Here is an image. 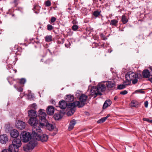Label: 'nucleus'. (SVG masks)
I'll return each instance as SVG.
<instances>
[{
  "label": "nucleus",
  "mask_w": 152,
  "mask_h": 152,
  "mask_svg": "<svg viewBox=\"0 0 152 152\" xmlns=\"http://www.w3.org/2000/svg\"><path fill=\"white\" fill-rule=\"evenodd\" d=\"M76 96L77 97L80 96V102L77 101L71 103L68 106L69 107H73V109L71 110L72 113L75 112L76 107L77 106L78 107H83L86 101V95L82 94L81 91H77L76 93Z\"/></svg>",
  "instance_id": "1"
},
{
  "label": "nucleus",
  "mask_w": 152,
  "mask_h": 152,
  "mask_svg": "<svg viewBox=\"0 0 152 152\" xmlns=\"http://www.w3.org/2000/svg\"><path fill=\"white\" fill-rule=\"evenodd\" d=\"M141 76V74H138L132 72H129L125 75L126 80L125 81V84L127 85H129L131 83V81H132L133 84H135L137 82V79Z\"/></svg>",
  "instance_id": "2"
},
{
  "label": "nucleus",
  "mask_w": 152,
  "mask_h": 152,
  "mask_svg": "<svg viewBox=\"0 0 152 152\" xmlns=\"http://www.w3.org/2000/svg\"><path fill=\"white\" fill-rule=\"evenodd\" d=\"M105 90V86L102 83H99L97 87H92L90 91L92 96L95 98L98 95H102V92H104Z\"/></svg>",
  "instance_id": "3"
},
{
  "label": "nucleus",
  "mask_w": 152,
  "mask_h": 152,
  "mask_svg": "<svg viewBox=\"0 0 152 152\" xmlns=\"http://www.w3.org/2000/svg\"><path fill=\"white\" fill-rule=\"evenodd\" d=\"M33 133L32 134L33 137L37 140H40L42 142L46 141L48 139V136L45 134H42V132L41 129H38L37 127L33 129Z\"/></svg>",
  "instance_id": "4"
},
{
  "label": "nucleus",
  "mask_w": 152,
  "mask_h": 152,
  "mask_svg": "<svg viewBox=\"0 0 152 152\" xmlns=\"http://www.w3.org/2000/svg\"><path fill=\"white\" fill-rule=\"evenodd\" d=\"M31 141L27 144V145L23 147V150L26 151L28 152L30 150H33L37 144V141L35 139L34 137H33Z\"/></svg>",
  "instance_id": "5"
},
{
  "label": "nucleus",
  "mask_w": 152,
  "mask_h": 152,
  "mask_svg": "<svg viewBox=\"0 0 152 152\" xmlns=\"http://www.w3.org/2000/svg\"><path fill=\"white\" fill-rule=\"evenodd\" d=\"M20 137L21 140L23 142H26L31 139V136L29 132L24 131L22 132L20 134Z\"/></svg>",
  "instance_id": "6"
},
{
  "label": "nucleus",
  "mask_w": 152,
  "mask_h": 152,
  "mask_svg": "<svg viewBox=\"0 0 152 152\" xmlns=\"http://www.w3.org/2000/svg\"><path fill=\"white\" fill-rule=\"evenodd\" d=\"M71 103H70L69 104H67L66 102L64 101V100H63L61 101H60L59 102L58 105L59 107H60L61 109H65L66 107H67L68 108H70V110L69 111L68 114L70 113L71 115H72L74 113H72V110L73 109V107H69V105H70V104Z\"/></svg>",
  "instance_id": "7"
},
{
  "label": "nucleus",
  "mask_w": 152,
  "mask_h": 152,
  "mask_svg": "<svg viewBox=\"0 0 152 152\" xmlns=\"http://www.w3.org/2000/svg\"><path fill=\"white\" fill-rule=\"evenodd\" d=\"M37 122L36 118H30L28 121V124L30 125L33 126L32 134L33 133V129L34 128H36L37 127H38V129H41V127L39 126V123L38 124Z\"/></svg>",
  "instance_id": "8"
},
{
  "label": "nucleus",
  "mask_w": 152,
  "mask_h": 152,
  "mask_svg": "<svg viewBox=\"0 0 152 152\" xmlns=\"http://www.w3.org/2000/svg\"><path fill=\"white\" fill-rule=\"evenodd\" d=\"M39 126L40 128H42L46 126V128L49 130L51 131L53 130L54 128V126L52 124H50L48 122V121L43 123L40 122Z\"/></svg>",
  "instance_id": "9"
},
{
  "label": "nucleus",
  "mask_w": 152,
  "mask_h": 152,
  "mask_svg": "<svg viewBox=\"0 0 152 152\" xmlns=\"http://www.w3.org/2000/svg\"><path fill=\"white\" fill-rule=\"evenodd\" d=\"M39 117L40 119L41 120L40 121L39 123L40 122L44 123L47 121L45 118L46 114L44 110L42 109H40L39 111Z\"/></svg>",
  "instance_id": "10"
},
{
  "label": "nucleus",
  "mask_w": 152,
  "mask_h": 152,
  "mask_svg": "<svg viewBox=\"0 0 152 152\" xmlns=\"http://www.w3.org/2000/svg\"><path fill=\"white\" fill-rule=\"evenodd\" d=\"M15 126L18 129L22 130L25 129L26 124L22 121L18 120L16 121Z\"/></svg>",
  "instance_id": "11"
},
{
  "label": "nucleus",
  "mask_w": 152,
  "mask_h": 152,
  "mask_svg": "<svg viewBox=\"0 0 152 152\" xmlns=\"http://www.w3.org/2000/svg\"><path fill=\"white\" fill-rule=\"evenodd\" d=\"M12 143L15 146V149L16 151H18V148L21 145V140L19 139H14L12 141Z\"/></svg>",
  "instance_id": "12"
},
{
  "label": "nucleus",
  "mask_w": 152,
  "mask_h": 152,
  "mask_svg": "<svg viewBox=\"0 0 152 152\" xmlns=\"http://www.w3.org/2000/svg\"><path fill=\"white\" fill-rule=\"evenodd\" d=\"M8 140V137L6 134L0 135V142L2 144H5Z\"/></svg>",
  "instance_id": "13"
},
{
  "label": "nucleus",
  "mask_w": 152,
  "mask_h": 152,
  "mask_svg": "<svg viewBox=\"0 0 152 152\" xmlns=\"http://www.w3.org/2000/svg\"><path fill=\"white\" fill-rule=\"evenodd\" d=\"M28 114L30 118H36L37 116L36 111L32 110H29Z\"/></svg>",
  "instance_id": "14"
},
{
  "label": "nucleus",
  "mask_w": 152,
  "mask_h": 152,
  "mask_svg": "<svg viewBox=\"0 0 152 152\" xmlns=\"http://www.w3.org/2000/svg\"><path fill=\"white\" fill-rule=\"evenodd\" d=\"M106 85L108 88H114L115 87V81L113 80L107 81L106 82Z\"/></svg>",
  "instance_id": "15"
},
{
  "label": "nucleus",
  "mask_w": 152,
  "mask_h": 152,
  "mask_svg": "<svg viewBox=\"0 0 152 152\" xmlns=\"http://www.w3.org/2000/svg\"><path fill=\"white\" fill-rule=\"evenodd\" d=\"M10 135L11 137L16 138L18 137L19 135L18 131L16 129H13L10 132Z\"/></svg>",
  "instance_id": "16"
},
{
  "label": "nucleus",
  "mask_w": 152,
  "mask_h": 152,
  "mask_svg": "<svg viewBox=\"0 0 152 152\" xmlns=\"http://www.w3.org/2000/svg\"><path fill=\"white\" fill-rule=\"evenodd\" d=\"M76 123V121L75 119L72 120L70 122L69 124V126L68 129L70 131L72 130L74 128V126Z\"/></svg>",
  "instance_id": "17"
},
{
  "label": "nucleus",
  "mask_w": 152,
  "mask_h": 152,
  "mask_svg": "<svg viewBox=\"0 0 152 152\" xmlns=\"http://www.w3.org/2000/svg\"><path fill=\"white\" fill-rule=\"evenodd\" d=\"M65 99L66 102H71L74 100V97L72 95H68L66 96Z\"/></svg>",
  "instance_id": "18"
},
{
  "label": "nucleus",
  "mask_w": 152,
  "mask_h": 152,
  "mask_svg": "<svg viewBox=\"0 0 152 152\" xmlns=\"http://www.w3.org/2000/svg\"><path fill=\"white\" fill-rule=\"evenodd\" d=\"M47 113L49 115H52L54 111V108L53 106H49L47 108Z\"/></svg>",
  "instance_id": "19"
},
{
  "label": "nucleus",
  "mask_w": 152,
  "mask_h": 152,
  "mask_svg": "<svg viewBox=\"0 0 152 152\" xmlns=\"http://www.w3.org/2000/svg\"><path fill=\"white\" fill-rule=\"evenodd\" d=\"M63 115V113L59 112L55 114L54 115V117L56 120H59L62 118Z\"/></svg>",
  "instance_id": "20"
},
{
  "label": "nucleus",
  "mask_w": 152,
  "mask_h": 152,
  "mask_svg": "<svg viewBox=\"0 0 152 152\" xmlns=\"http://www.w3.org/2000/svg\"><path fill=\"white\" fill-rule=\"evenodd\" d=\"M150 72L147 69L144 70L142 72L143 77L145 78L148 77L150 75Z\"/></svg>",
  "instance_id": "21"
},
{
  "label": "nucleus",
  "mask_w": 152,
  "mask_h": 152,
  "mask_svg": "<svg viewBox=\"0 0 152 152\" xmlns=\"http://www.w3.org/2000/svg\"><path fill=\"white\" fill-rule=\"evenodd\" d=\"M118 18L117 20L116 19H112L111 20L110 23V25L116 27L117 26L118 23Z\"/></svg>",
  "instance_id": "22"
},
{
  "label": "nucleus",
  "mask_w": 152,
  "mask_h": 152,
  "mask_svg": "<svg viewBox=\"0 0 152 152\" xmlns=\"http://www.w3.org/2000/svg\"><path fill=\"white\" fill-rule=\"evenodd\" d=\"M139 105V102L134 100H132L130 103V106L132 107H137Z\"/></svg>",
  "instance_id": "23"
},
{
  "label": "nucleus",
  "mask_w": 152,
  "mask_h": 152,
  "mask_svg": "<svg viewBox=\"0 0 152 152\" xmlns=\"http://www.w3.org/2000/svg\"><path fill=\"white\" fill-rule=\"evenodd\" d=\"M111 104V101L110 100H107L104 102L103 106V108L105 109L107 107L110 106Z\"/></svg>",
  "instance_id": "24"
},
{
  "label": "nucleus",
  "mask_w": 152,
  "mask_h": 152,
  "mask_svg": "<svg viewBox=\"0 0 152 152\" xmlns=\"http://www.w3.org/2000/svg\"><path fill=\"white\" fill-rule=\"evenodd\" d=\"M15 146L13 145L12 143V144L9 145V150L10 152H17L18 151H16L15 149Z\"/></svg>",
  "instance_id": "25"
},
{
  "label": "nucleus",
  "mask_w": 152,
  "mask_h": 152,
  "mask_svg": "<svg viewBox=\"0 0 152 152\" xmlns=\"http://www.w3.org/2000/svg\"><path fill=\"white\" fill-rule=\"evenodd\" d=\"M121 21L123 24H126L128 22V20L125 15L122 16Z\"/></svg>",
  "instance_id": "26"
},
{
  "label": "nucleus",
  "mask_w": 152,
  "mask_h": 152,
  "mask_svg": "<svg viewBox=\"0 0 152 152\" xmlns=\"http://www.w3.org/2000/svg\"><path fill=\"white\" fill-rule=\"evenodd\" d=\"M45 41L50 42L52 41V36L51 35H47L45 37Z\"/></svg>",
  "instance_id": "27"
},
{
  "label": "nucleus",
  "mask_w": 152,
  "mask_h": 152,
  "mask_svg": "<svg viewBox=\"0 0 152 152\" xmlns=\"http://www.w3.org/2000/svg\"><path fill=\"white\" fill-rule=\"evenodd\" d=\"M125 81L124 82L123 84L120 85L118 86L117 88L118 89H122L125 88L126 86L128 85H126L125 84Z\"/></svg>",
  "instance_id": "28"
},
{
  "label": "nucleus",
  "mask_w": 152,
  "mask_h": 152,
  "mask_svg": "<svg viewBox=\"0 0 152 152\" xmlns=\"http://www.w3.org/2000/svg\"><path fill=\"white\" fill-rule=\"evenodd\" d=\"M101 12L100 11L96 10L94 12L93 15L96 17H97L100 15Z\"/></svg>",
  "instance_id": "29"
},
{
  "label": "nucleus",
  "mask_w": 152,
  "mask_h": 152,
  "mask_svg": "<svg viewBox=\"0 0 152 152\" xmlns=\"http://www.w3.org/2000/svg\"><path fill=\"white\" fill-rule=\"evenodd\" d=\"M105 119L106 118H105L104 117L102 118L98 121L97 122L98 124L102 123L104 122L106 120Z\"/></svg>",
  "instance_id": "30"
},
{
  "label": "nucleus",
  "mask_w": 152,
  "mask_h": 152,
  "mask_svg": "<svg viewBox=\"0 0 152 152\" xmlns=\"http://www.w3.org/2000/svg\"><path fill=\"white\" fill-rule=\"evenodd\" d=\"M26 82V80L25 79L22 78L19 80V83L20 84H24Z\"/></svg>",
  "instance_id": "31"
},
{
  "label": "nucleus",
  "mask_w": 152,
  "mask_h": 152,
  "mask_svg": "<svg viewBox=\"0 0 152 152\" xmlns=\"http://www.w3.org/2000/svg\"><path fill=\"white\" fill-rule=\"evenodd\" d=\"M78 28V26L76 25H73L72 27V29L74 31H76L77 30Z\"/></svg>",
  "instance_id": "32"
},
{
  "label": "nucleus",
  "mask_w": 152,
  "mask_h": 152,
  "mask_svg": "<svg viewBox=\"0 0 152 152\" xmlns=\"http://www.w3.org/2000/svg\"><path fill=\"white\" fill-rule=\"evenodd\" d=\"M14 87L15 88H16L17 90L19 92H22L23 91V88L22 87H20L19 88H17L15 85H14Z\"/></svg>",
  "instance_id": "33"
},
{
  "label": "nucleus",
  "mask_w": 152,
  "mask_h": 152,
  "mask_svg": "<svg viewBox=\"0 0 152 152\" xmlns=\"http://www.w3.org/2000/svg\"><path fill=\"white\" fill-rule=\"evenodd\" d=\"M47 28L48 30L50 31L53 29V27L51 25L49 24L47 26Z\"/></svg>",
  "instance_id": "34"
},
{
  "label": "nucleus",
  "mask_w": 152,
  "mask_h": 152,
  "mask_svg": "<svg viewBox=\"0 0 152 152\" xmlns=\"http://www.w3.org/2000/svg\"><path fill=\"white\" fill-rule=\"evenodd\" d=\"M45 5L47 7H49L51 5L50 1L49 0L45 2Z\"/></svg>",
  "instance_id": "35"
},
{
  "label": "nucleus",
  "mask_w": 152,
  "mask_h": 152,
  "mask_svg": "<svg viewBox=\"0 0 152 152\" xmlns=\"http://www.w3.org/2000/svg\"><path fill=\"white\" fill-rule=\"evenodd\" d=\"M127 93H128L127 91L126 90H124L123 91L121 92L120 93V94H121L124 95L126 94Z\"/></svg>",
  "instance_id": "36"
},
{
  "label": "nucleus",
  "mask_w": 152,
  "mask_h": 152,
  "mask_svg": "<svg viewBox=\"0 0 152 152\" xmlns=\"http://www.w3.org/2000/svg\"><path fill=\"white\" fill-rule=\"evenodd\" d=\"M31 107L34 109H36L37 107V105L35 103L33 104H31Z\"/></svg>",
  "instance_id": "37"
},
{
  "label": "nucleus",
  "mask_w": 152,
  "mask_h": 152,
  "mask_svg": "<svg viewBox=\"0 0 152 152\" xmlns=\"http://www.w3.org/2000/svg\"><path fill=\"white\" fill-rule=\"evenodd\" d=\"M136 93H144V91H142V90H138L135 91Z\"/></svg>",
  "instance_id": "38"
},
{
  "label": "nucleus",
  "mask_w": 152,
  "mask_h": 152,
  "mask_svg": "<svg viewBox=\"0 0 152 152\" xmlns=\"http://www.w3.org/2000/svg\"><path fill=\"white\" fill-rule=\"evenodd\" d=\"M143 120L144 121H146L148 122L152 123V120H151L146 118H143Z\"/></svg>",
  "instance_id": "39"
},
{
  "label": "nucleus",
  "mask_w": 152,
  "mask_h": 152,
  "mask_svg": "<svg viewBox=\"0 0 152 152\" xmlns=\"http://www.w3.org/2000/svg\"><path fill=\"white\" fill-rule=\"evenodd\" d=\"M56 20V18L54 17H53L51 19V23H54Z\"/></svg>",
  "instance_id": "40"
},
{
  "label": "nucleus",
  "mask_w": 152,
  "mask_h": 152,
  "mask_svg": "<svg viewBox=\"0 0 152 152\" xmlns=\"http://www.w3.org/2000/svg\"><path fill=\"white\" fill-rule=\"evenodd\" d=\"M144 104L145 107L146 108H147L148 107V101H145L144 103Z\"/></svg>",
  "instance_id": "41"
},
{
  "label": "nucleus",
  "mask_w": 152,
  "mask_h": 152,
  "mask_svg": "<svg viewBox=\"0 0 152 152\" xmlns=\"http://www.w3.org/2000/svg\"><path fill=\"white\" fill-rule=\"evenodd\" d=\"M39 8L38 6L37 5H35L34 6V11L38 9Z\"/></svg>",
  "instance_id": "42"
},
{
  "label": "nucleus",
  "mask_w": 152,
  "mask_h": 152,
  "mask_svg": "<svg viewBox=\"0 0 152 152\" xmlns=\"http://www.w3.org/2000/svg\"><path fill=\"white\" fill-rule=\"evenodd\" d=\"M39 8L38 6L37 5H35L34 6V11L38 9Z\"/></svg>",
  "instance_id": "43"
},
{
  "label": "nucleus",
  "mask_w": 152,
  "mask_h": 152,
  "mask_svg": "<svg viewBox=\"0 0 152 152\" xmlns=\"http://www.w3.org/2000/svg\"><path fill=\"white\" fill-rule=\"evenodd\" d=\"M1 152H10L9 149H4Z\"/></svg>",
  "instance_id": "44"
},
{
  "label": "nucleus",
  "mask_w": 152,
  "mask_h": 152,
  "mask_svg": "<svg viewBox=\"0 0 152 152\" xmlns=\"http://www.w3.org/2000/svg\"><path fill=\"white\" fill-rule=\"evenodd\" d=\"M94 45L95 46V47H96L98 45V44L96 43H95L94 42L93 44V45L94 46Z\"/></svg>",
  "instance_id": "45"
},
{
  "label": "nucleus",
  "mask_w": 152,
  "mask_h": 152,
  "mask_svg": "<svg viewBox=\"0 0 152 152\" xmlns=\"http://www.w3.org/2000/svg\"><path fill=\"white\" fill-rule=\"evenodd\" d=\"M110 114H108V115H107V116L106 117H104V118H106V119H106V120H107V118L108 117H109L110 116Z\"/></svg>",
  "instance_id": "46"
},
{
  "label": "nucleus",
  "mask_w": 152,
  "mask_h": 152,
  "mask_svg": "<svg viewBox=\"0 0 152 152\" xmlns=\"http://www.w3.org/2000/svg\"><path fill=\"white\" fill-rule=\"evenodd\" d=\"M118 98V97L117 96H115L114 98V100H116Z\"/></svg>",
  "instance_id": "47"
},
{
  "label": "nucleus",
  "mask_w": 152,
  "mask_h": 152,
  "mask_svg": "<svg viewBox=\"0 0 152 152\" xmlns=\"http://www.w3.org/2000/svg\"><path fill=\"white\" fill-rule=\"evenodd\" d=\"M149 80L152 83V78H151L149 79Z\"/></svg>",
  "instance_id": "48"
},
{
  "label": "nucleus",
  "mask_w": 152,
  "mask_h": 152,
  "mask_svg": "<svg viewBox=\"0 0 152 152\" xmlns=\"http://www.w3.org/2000/svg\"><path fill=\"white\" fill-rule=\"evenodd\" d=\"M150 73L151 74V75L152 76V67L151 68V71L150 72Z\"/></svg>",
  "instance_id": "49"
},
{
  "label": "nucleus",
  "mask_w": 152,
  "mask_h": 152,
  "mask_svg": "<svg viewBox=\"0 0 152 152\" xmlns=\"http://www.w3.org/2000/svg\"><path fill=\"white\" fill-rule=\"evenodd\" d=\"M49 62H50L49 60H48L46 61V64H48L49 63Z\"/></svg>",
  "instance_id": "50"
},
{
  "label": "nucleus",
  "mask_w": 152,
  "mask_h": 152,
  "mask_svg": "<svg viewBox=\"0 0 152 152\" xmlns=\"http://www.w3.org/2000/svg\"><path fill=\"white\" fill-rule=\"evenodd\" d=\"M35 13H37H37H39V12H37V11H35Z\"/></svg>",
  "instance_id": "51"
},
{
  "label": "nucleus",
  "mask_w": 152,
  "mask_h": 152,
  "mask_svg": "<svg viewBox=\"0 0 152 152\" xmlns=\"http://www.w3.org/2000/svg\"><path fill=\"white\" fill-rule=\"evenodd\" d=\"M86 115H87L88 114V112H86Z\"/></svg>",
  "instance_id": "52"
},
{
  "label": "nucleus",
  "mask_w": 152,
  "mask_h": 152,
  "mask_svg": "<svg viewBox=\"0 0 152 152\" xmlns=\"http://www.w3.org/2000/svg\"><path fill=\"white\" fill-rule=\"evenodd\" d=\"M108 52H109V53H110L111 52V51H109V50H108Z\"/></svg>",
  "instance_id": "53"
},
{
  "label": "nucleus",
  "mask_w": 152,
  "mask_h": 152,
  "mask_svg": "<svg viewBox=\"0 0 152 152\" xmlns=\"http://www.w3.org/2000/svg\"><path fill=\"white\" fill-rule=\"evenodd\" d=\"M68 9L69 10H71V8H68Z\"/></svg>",
  "instance_id": "54"
},
{
  "label": "nucleus",
  "mask_w": 152,
  "mask_h": 152,
  "mask_svg": "<svg viewBox=\"0 0 152 152\" xmlns=\"http://www.w3.org/2000/svg\"><path fill=\"white\" fill-rule=\"evenodd\" d=\"M15 72H17V70H15Z\"/></svg>",
  "instance_id": "55"
},
{
  "label": "nucleus",
  "mask_w": 152,
  "mask_h": 152,
  "mask_svg": "<svg viewBox=\"0 0 152 152\" xmlns=\"http://www.w3.org/2000/svg\"><path fill=\"white\" fill-rule=\"evenodd\" d=\"M86 99H87V96H86Z\"/></svg>",
  "instance_id": "56"
}]
</instances>
